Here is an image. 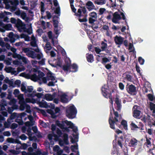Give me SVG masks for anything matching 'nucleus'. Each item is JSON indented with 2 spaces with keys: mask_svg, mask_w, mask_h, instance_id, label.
I'll return each mask as SVG.
<instances>
[{
  "mask_svg": "<svg viewBox=\"0 0 155 155\" xmlns=\"http://www.w3.org/2000/svg\"><path fill=\"white\" fill-rule=\"evenodd\" d=\"M118 12H120V15L119 14L118 12H116L113 14V18L112 19V22L114 23H118L119 24L120 22L119 21L121 19L123 20H125L126 18L123 12H120V10H118Z\"/></svg>",
  "mask_w": 155,
  "mask_h": 155,
  "instance_id": "1",
  "label": "nucleus"
},
{
  "mask_svg": "<svg viewBox=\"0 0 155 155\" xmlns=\"http://www.w3.org/2000/svg\"><path fill=\"white\" fill-rule=\"evenodd\" d=\"M77 113V109L74 105L70 106L66 109V116L69 119H72L74 118Z\"/></svg>",
  "mask_w": 155,
  "mask_h": 155,
  "instance_id": "2",
  "label": "nucleus"
},
{
  "mask_svg": "<svg viewBox=\"0 0 155 155\" xmlns=\"http://www.w3.org/2000/svg\"><path fill=\"white\" fill-rule=\"evenodd\" d=\"M71 7L72 11L75 13L76 16L79 18L81 17V13L82 12L83 14H85L86 12V9L84 6H80V8L78 10L77 12H76V9L73 5H71Z\"/></svg>",
  "mask_w": 155,
  "mask_h": 155,
  "instance_id": "3",
  "label": "nucleus"
},
{
  "mask_svg": "<svg viewBox=\"0 0 155 155\" xmlns=\"http://www.w3.org/2000/svg\"><path fill=\"white\" fill-rule=\"evenodd\" d=\"M56 124L60 128H63L64 126H65V124L68 126L69 128H72L73 127L74 124L70 121L64 120L61 121H57L56 122Z\"/></svg>",
  "mask_w": 155,
  "mask_h": 155,
  "instance_id": "4",
  "label": "nucleus"
},
{
  "mask_svg": "<svg viewBox=\"0 0 155 155\" xmlns=\"http://www.w3.org/2000/svg\"><path fill=\"white\" fill-rule=\"evenodd\" d=\"M126 89L130 94L135 95L137 92L136 87L132 84H127L126 86Z\"/></svg>",
  "mask_w": 155,
  "mask_h": 155,
  "instance_id": "5",
  "label": "nucleus"
},
{
  "mask_svg": "<svg viewBox=\"0 0 155 155\" xmlns=\"http://www.w3.org/2000/svg\"><path fill=\"white\" fill-rule=\"evenodd\" d=\"M139 106L137 105H134L132 108L133 116V117L136 118H140V115L141 112L139 110Z\"/></svg>",
  "mask_w": 155,
  "mask_h": 155,
  "instance_id": "6",
  "label": "nucleus"
},
{
  "mask_svg": "<svg viewBox=\"0 0 155 155\" xmlns=\"http://www.w3.org/2000/svg\"><path fill=\"white\" fill-rule=\"evenodd\" d=\"M123 77H124V79L130 81L132 82L133 80V74L131 71H126L123 74Z\"/></svg>",
  "mask_w": 155,
  "mask_h": 155,
  "instance_id": "7",
  "label": "nucleus"
},
{
  "mask_svg": "<svg viewBox=\"0 0 155 155\" xmlns=\"http://www.w3.org/2000/svg\"><path fill=\"white\" fill-rule=\"evenodd\" d=\"M15 26L19 31H20V30H25L26 29L25 24L23 23L21 20L19 18L17 19Z\"/></svg>",
  "mask_w": 155,
  "mask_h": 155,
  "instance_id": "8",
  "label": "nucleus"
},
{
  "mask_svg": "<svg viewBox=\"0 0 155 155\" xmlns=\"http://www.w3.org/2000/svg\"><path fill=\"white\" fill-rule=\"evenodd\" d=\"M143 124L142 122H140L138 126L133 122H132L130 124L131 129L133 130H136L137 128L140 130H143Z\"/></svg>",
  "mask_w": 155,
  "mask_h": 155,
  "instance_id": "9",
  "label": "nucleus"
},
{
  "mask_svg": "<svg viewBox=\"0 0 155 155\" xmlns=\"http://www.w3.org/2000/svg\"><path fill=\"white\" fill-rule=\"evenodd\" d=\"M109 124L110 125V127L114 130H116V128L115 127V122L114 121V118L113 119V115L112 113L111 110L110 112V114L109 115V117L108 119Z\"/></svg>",
  "mask_w": 155,
  "mask_h": 155,
  "instance_id": "10",
  "label": "nucleus"
},
{
  "mask_svg": "<svg viewBox=\"0 0 155 155\" xmlns=\"http://www.w3.org/2000/svg\"><path fill=\"white\" fill-rule=\"evenodd\" d=\"M113 111L114 112V114L115 115V117L114 118V120L115 122V124L119 128H121V126L120 125H119V124L120 121L118 119L119 115L117 111H115L114 109H113Z\"/></svg>",
  "mask_w": 155,
  "mask_h": 155,
  "instance_id": "11",
  "label": "nucleus"
},
{
  "mask_svg": "<svg viewBox=\"0 0 155 155\" xmlns=\"http://www.w3.org/2000/svg\"><path fill=\"white\" fill-rule=\"evenodd\" d=\"M114 41L117 45H121L123 43L124 38L121 36L116 35L114 37Z\"/></svg>",
  "mask_w": 155,
  "mask_h": 155,
  "instance_id": "12",
  "label": "nucleus"
},
{
  "mask_svg": "<svg viewBox=\"0 0 155 155\" xmlns=\"http://www.w3.org/2000/svg\"><path fill=\"white\" fill-rule=\"evenodd\" d=\"M138 140L135 138H131L128 143V146L130 147H135L138 144Z\"/></svg>",
  "mask_w": 155,
  "mask_h": 155,
  "instance_id": "13",
  "label": "nucleus"
},
{
  "mask_svg": "<svg viewBox=\"0 0 155 155\" xmlns=\"http://www.w3.org/2000/svg\"><path fill=\"white\" fill-rule=\"evenodd\" d=\"M101 49L102 51H105V52L108 54H109L110 52V50H108L107 48V45L106 43L102 41L101 44Z\"/></svg>",
  "mask_w": 155,
  "mask_h": 155,
  "instance_id": "14",
  "label": "nucleus"
},
{
  "mask_svg": "<svg viewBox=\"0 0 155 155\" xmlns=\"http://www.w3.org/2000/svg\"><path fill=\"white\" fill-rule=\"evenodd\" d=\"M115 103L117 104V110H120L121 105V101L119 100V96L118 95L116 96L115 99Z\"/></svg>",
  "mask_w": 155,
  "mask_h": 155,
  "instance_id": "15",
  "label": "nucleus"
},
{
  "mask_svg": "<svg viewBox=\"0 0 155 155\" xmlns=\"http://www.w3.org/2000/svg\"><path fill=\"white\" fill-rule=\"evenodd\" d=\"M86 5L87 6V8L89 11H91L95 8V6L93 2L90 1L87 2L86 3Z\"/></svg>",
  "mask_w": 155,
  "mask_h": 155,
  "instance_id": "16",
  "label": "nucleus"
},
{
  "mask_svg": "<svg viewBox=\"0 0 155 155\" xmlns=\"http://www.w3.org/2000/svg\"><path fill=\"white\" fill-rule=\"evenodd\" d=\"M38 104L41 107L47 108L48 107L47 102L43 100H42L41 101L39 100L38 102Z\"/></svg>",
  "mask_w": 155,
  "mask_h": 155,
  "instance_id": "17",
  "label": "nucleus"
},
{
  "mask_svg": "<svg viewBox=\"0 0 155 155\" xmlns=\"http://www.w3.org/2000/svg\"><path fill=\"white\" fill-rule=\"evenodd\" d=\"M72 135L74 138L72 136H70V138L71 139V141L72 143H74L76 142L75 140L78 139V134L77 133L76 134H73Z\"/></svg>",
  "mask_w": 155,
  "mask_h": 155,
  "instance_id": "18",
  "label": "nucleus"
},
{
  "mask_svg": "<svg viewBox=\"0 0 155 155\" xmlns=\"http://www.w3.org/2000/svg\"><path fill=\"white\" fill-rule=\"evenodd\" d=\"M67 95L64 94L61 95L60 96V99L61 102L63 103H67L68 102V100L67 98H66Z\"/></svg>",
  "mask_w": 155,
  "mask_h": 155,
  "instance_id": "19",
  "label": "nucleus"
},
{
  "mask_svg": "<svg viewBox=\"0 0 155 155\" xmlns=\"http://www.w3.org/2000/svg\"><path fill=\"white\" fill-rule=\"evenodd\" d=\"M107 89L105 87H102L101 90L102 93V94L104 96L107 98H108V96L109 94L110 93H108L107 91Z\"/></svg>",
  "mask_w": 155,
  "mask_h": 155,
  "instance_id": "20",
  "label": "nucleus"
},
{
  "mask_svg": "<svg viewBox=\"0 0 155 155\" xmlns=\"http://www.w3.org/2000/svg\"><path fill=\"white\" fill-rule=\"evenodd\" d=\"M86 58L88 62L90 63L94 61V57L93 54H87Z\"/></svg>",
  "mask_w": 155,
  "mask_h": 155,
  "instance_id": "21",
  "label": "nucleus"
},
{
  "mask_svg": "<svg viewBox=\"0 0 155 155\" xmlns=\"http://www.w3.org/2000/svg\"><path fill=\"white\" fill-rule=\"evenodd\" d=\"M66 64L64 65L63 66L62 69L65 71H68L71 70V64L70 62L68 63V62L67 63H66Z\"/></svg>",
  "mask_w": 155,
  "mask_h": 155,
  "instance_id": "22",
  "label": "nucleus"
},
{
  "mask_svg": "<svg viewBox=\"0 0 155 155\" xmlns=\"http://www.w3.org/2000/svg\"><path fill=\"white\" fill-rule=\"evenodd\" d=\"M72 69V70H70V72H75L78 71V66L76 64L73 63L72 65H71V69Z\"/></svg>",
  "mask_w": 155,
  "mask_h": 155,
  "instance_id": "23",
  "label": "nucleus"
},
{
  "mask_svg": "<svg viewBox=\"0 0 155 155\" xmlns=\"http://www.w3.org/2000/svg\"><path fill=\"white\" fill-rule=\"evenodd\" d=\"M63 137L64 143L66 145H68L69 144V141L68 134L66 133L64 134L63 135Z\"/></svg>",
  "mask_w": 155,
  "mask_h": 155,
  "instance_id": "24",
  "label": "nucleus"
},
{
  "mask_svg": "<svg viewBox=\"0 0 155 155\" xmlns=\"http://www.w3.org/2000/svg\"><path fill=\"white\" fill-rule=\"evenodd\" d=\"M47 112L50 114L51 117L55 119L57 117V116L55 115V113L54 111L51 109H47Z\"/></svg>",
  "mask_w": 155,
  "mask_h": 155,
  "instance_id": "25",
  "label": "nucleus"
},
{
  "mask_svg": "<svg viewBox=\"0 0 155 155\" xmlns=\"http://www.w3.org/2000/svg\"><path fill=\"white\" fill-rule=\"evenodd\" d=\"M11 0H3V3L5 5V8L8 9L10 8L11 6L9 4V3H11Z\"/></svg>",
  "mask_w": 155,
  "mask_h": 155,
  "instance_id": "26",
  "label": "nucleus"
},
{
  "mask_svg": "<svg viewBox=\"0 0 155 155\" xmlns=\"http://www.w3.org/2000/svg\"><path fill=\"white\" fill-rule=\"evenodd\" d=\"M121 126H122L124 128L125 130H127V122L126 120H123L120 123V124H119Z\"/></svg>",
  "mask_w": 155,
  "mask_h": 155,
  "instance_id": "27",
  "label": "nucleus"
},
{
  "mask_svg": "<svg viewBox=\"0 0 155 155\" xmlns=\"http://www.w3.org/2000/svg\"><path fill=\"white\" fill-rule=\"evenodd\" d=\"M32 41H31L30 42V45L31 46L34 47H38V45L37 44L36 41H35V37L33 35L32 37Z\"/></svg>",
  "mask_w": 155,
  "mask_h": 155,
  "instance_id": "28",
  "label": "nucleus"
},
{
  "mask_svg": "<svg viewBox=\"0 0 155 155\" xmlns=\"http://www.w3.org/2000/svg\"><path fill=\"white\" fill-rule=\"evenodd\" d=\"M26 55L29 57H31L32 58H36V53L35 52L32 51H31L26 54Z\"/></svg>",
  "mask_w": 155,
  "mask_h": 155,
  "instance_id": "29",
  "label": "nucleus"
},
{
  "mask_svg": "<svg viewBox=\"0 0 155 155\" xmlns=\"http://www.w3.org/2000/svg\"><path fill=\"white\" fill-rule=\"evenodd\" d=\"M52 75V73L51 72H49L47 73V77L48 81L51 80L52 81H53L55 80L54 77Z\"/></svg>",
  "mask_w": 155,
  "mask_h": 155,
  "instance_id": "30",
  "label": "nucleus"
},
{
  "mask_svg": "<svg viewBox=\"0 0 155 155\" xmlns=\"http://www.w3.org/2000/svg\"><path fill=\"white\" fill-rule=\"evenodd\" d=\"M84 14V15H82L81 16H84V17L83 18H81V17H80L78 19L79 21L81 22H86L87 21V12L85 14Z\"/></svg>",
  "mask_w": 155,
  "mask_h": 155,
  "instance_id": "31",
  "label": "nucleus"
},
{
  "mask_svg": "<svg viewBox=\"0 0 155 155\" xmlns=\"http://www.w3.org/2000/svg\"><path fill=\"white\" fill-rule=\"evenodd\" d=\"M44 99L47 101H51L53 100V97L51 95L48 94H45Z\"/></svg>",
  "mask_w": 155,
  "mask_h": 155,
  "instance_id": "32",
  "label": "nucleus"
},
{
  "mask_svg": "<svg viewBox=\"0 0 155 155\" xmlns=\"http://www.w3.org/2000/svg\"><path fill=\"white\" fill-rule=\"evenodd\" d=\"M11 114L9 118L8 119L10 121L15 119L16 117H18V114L14 112Z\"/></svg>",
  "mask_w": 155,
  "mask_h": 155,
  "instance_id": "33",
  "label": "nucleus"
},
{
  "mask_svg": "<svg viewBox=\"0 0 155 155\" xmlns=\"http://www.w3.org/2000/svg\"><path fill=\"white\" fill-rule=\"evenodd\" d=\"M27 104L24 101H23L19 106V109L21 111L24 110Z\"/></svg>",
  "mask_w": 155,
  "mask_h": 155,
  "instance_id": "34",
  "label": "nucleus"
},
{
  "mask_svg": "<svg viewBox=\"0 0 155 155\" xmlns=\"http://www.w3.org/2000/svg\"><path fill=\"white\" fill-rule=\"evenodd\" d=\"M150 108L151 110H153V113H155V104L153 103L150 102Z\"/></svg>",
  "mask_w": 155,
  "mask_h": 155,
  "instance_id": "35",
  "label": "nucleus"
},
{
  "mask_svg": "<svg viewBox=\"0 0 155 155\" xmlns=\"http://www.w3.org/2000/svg\"><path fill=\"white\" fill-rule=\"evenodd\" d=\"M31 78V80L34 81H36L37 80H38V76L35 73L31 74L30 76Z\"/></svg>",
  "mask_w": 155,
  "mask_h": 155,
  "instance_id": "36",
  "label": "nucleus"
},
{
  "mask_svg": "<svg viewBox=\"0 0 155 155\" xmlns=\"http://www.w3.org/2000/svg\"><path fill=\"white\" fill-rule=\"evenodd\" d=\"M40 4L41 12V14H42L45 11V4L44 2H41Z\"/></svg>",
  "mask_w": 155,
  "mask_h": 155,
  "instance_id": "37",
  "label": "nucleus"
},
{
  "mask_svg": "<svg viewBox=\"0 0 155 155\" xmlns=\"http://www.w3.org/2000/svg\"><path fill=\"white\" fill-rule=\"evenodd\" d=\"M151 139L150 138H149V139H148L147 137H146V142L145 143L144 145H146L147 147H149V146L148 145H149L150 146H151V142L150 140Z\"/></svg>",
  "mask_w": 155,
  "mask_h": 155,
  "instance_id": "38",
  "label": "nucleus"
},
{
  "mask_svg": "<svg viewBox=\"0 0 155 155\" xmlns=\"http://www.w3.org/2000/svg\"><path fill=\"white\" fill-rule=\"evenodd\" d=\"M21 17L23 19H25L26 18V20H25V21H27L29 20V18L28 17H27L26 14L24 12H22L21 13Z\"/></svg>",
  "mask_w": 155,
  "mask_h": 155,
  "instance_id": "39",
  "label": "nucleus"
},
{
  "mask_svg": "<svg viewBox=\"0 0 155 155\" xmlns=\"http://www.w3.org/2000/svg\"><path fill=\"white\" fill-rule=\"evenodd\" d=\"M38 80H40L41 78H43L45 75V74L41 71H38Z\"/></svg>",
  "mask_w": 155,
  "mask_h": 155,
  "instance_id": "40",
  "label": "nucleus"
},
{
  "mask_svg": "<svg viewBox=\"0 0 155 155\" xmlns=\"http://www.w3.org/2000/svg\"><path fill=\"white\" fill-rule=\"evenodd\" d=\"M11 121H10L7 119V122H5L4 123V126L5 128H8L9 127L10 124H11Z\"/></svg>",
  "mask_w": 155,
  "mask_h": 155,
  "instance_id": "41",
  "label": "nucleus"
},
{
  "mask_svg": "<svg viewBox=\"0 0 155 155\" xmlns=\"http://www.w3.org/2000/svg\"><path fill=\"white\" fill-rule=\"evenodd\" d=\"M53 136L55 137H58V136L56 135L55 134H49L48 135V139L49 140H52V137Z\"/></svg>",
  "mask_w": 155,
  "mask_h": 155,
  "instance_id": "42",
  "label": "nucleus"
},
{
  "mask_svg": "<svg viewBox=\"0 0 155 155\" xmlns=\"http://www.w3.org/2000/svg\"><path fill=\"white\" fill-rule=\"evenodd\" d=\"M110 62V60L106 57H104L102 58L101 63L103 64H105L107 63Z\"/></svg>",
  "mask_w": 155,
  "mask_h": 155,
  "instance_id": "43",
  "label": "nucleus"
},
{
  "mask_svg": "<svg viewBox=\"0 0 155 155\" xmlns=\"http://www.w3.org/2000/svg\"><path fill=\"white\" fill-rule=\"evenodd\" d=\"M78 146L77 144L74 145H71V151L72 152H75V150L78 149Z\"/></svg>",
  "mask_w": 155,
  "mask_h": 155,
  "instance_id": "44",
  "label": "nucleus"
},
{
  "mask_svg": "<svg viewBox=\"0 0 155 155\" xmlns=\"http://www.w3.org/2000/svg\"><path fill=\"white\" fill-rule=\"evenodd\" d=\"M14 69L11 67L5 68V70L8 73H11Z\"/></svg>",
  "mask_w": 155,
  "mask_h": 155,
  "instance_id": "45",
  "label": "nucleus"
},
{
  "mask_svg": "<svg viewBox=\"0 0 155 155\" xmlns=\"http://www.w3.org/2000/svg\"><path fill=\"white\" fill-rule=\"evenodd\" d=\"M23 30L24 31L27 32L29 35H30L32 33V30L31 26H30V28H26V29Z\"/></svg>",
  "mask_w": 155,
  "mask_h": 155,
  "instance_id": "46",
  "label": "nucleus"
},
{
  "mask_svg": "<svg viewBox=\"0 0 155 155\" xmlns=\"http://www.w3.org/2000/svg\"><path fill=\"white\" fill-rule=\"evenodd\" d=\"M147 96L148 97V99L151 101H153L154 97L153 95L151 94H149L147 95Z\"/></svg>",
  "mask_w": 155,
  "mask_h": 155,
  "instance_id": "47",
  "label": "nucleus"
},
{
  "mask_svg": "<svg viewBox=\"0 0 155 155\" xmlns=\"http://www.w3.org/2000/svg\"><path fill=\"white\" fill-rule=\"evenodd\" d=\"M53 24L54 27L55 28H58V21L55 19L53 20Z\"/></svg>",
  "mask_w": 155,
  "mask_h": 155,
  "instance_id": "48",
  "label": "nucleus"
},
{
  "mask_svg": "<svg viewBox=\"0 0 155 155\" xmlns=\"http://www.w3.org/2000/svg\"><path fill=\"white\" fill-rule=\"evenodd\" d=\"M56 133L58 135L59 137H61L62 134V133L61 131L58 128H57L56 129Z\"/></svg>",
  "mask_w": 155,
  "mask_h": 155,
  "instance_id": "49",
  "label": "nucleus"
},
{
  "mask_svg": "<svg viewBox=\"0 0 155 155\" xmlns=\"http://www.w3.org/2000/svg\"><path fill=\"white\" fill-rule=\"evenodd\" d=\"M25 108L26 109V112L28 113H31V107L29 105L27 104Z\"/></svg>",
  "mask_w": 155,
  "mask_h": 155,
  "instance_id": "50",
  "label": "nucleus"
},
{
  "mask_svg": "<svg viewBox=\"0 0 155 155\" xmlns=\"http://www.w3.org/2000/svg\"><path fill=\"white\" fill-rule=\"evenodd\" d=\"M33 90V88L32 86H28L27 89H26V93L28 92L29 93H31L32 92Z\"/></svg>",
  "mask_w": 155,
  "mask_h": 155,
  "instance_id": "51",
  "label": "nucleus"
},
{
  "mask_svg": "<svg viewBox=\"0 0 155 155\" xmlns=\"http://www.w3.org/2000/svg\"><path fill=\"white\" fill-rule=\"evenodd\" d=\"M89 15L91 17L96 18L97 17V13L94 12H92L89 14Z\"/></svg>",
  "mask_w": 155,
  "mask_h": 155,
  "instance_id": "52",
  "label": "nucleus"
},
{
  "mask_svg": "<svg viewBox=\"0 0 155 155\" xmlns=\"http://www.w3.org/2000/svg\"><path fill=\"white\" fill-rule=\"evenodd\" d=\"M138 61L140 64L141 65L143 64L145 61L141 57L138 58Z\"/></svg>",
  "mask_w": 155,
  "mask_h": 155,
  "instance_id": "53",
  "label": "nucleus"
},
{
  "mask_svg": "<svg viewBox=\"0 0 155 155\" xmlns=\"http://www.w3.org/2000/svg\"><path fill=\"white\" fill-rule=\"evenodd\" d=\"M21 90L22 92H24L25 94L26 93V89L25 85L22 84L21 85Z\"/></svg>",
  "mask_w": 155,
  "mask_h": 155,
  "instance_id": "54",
  "label": "nucleus"
},
{
  "mask_svg": "<svg viewBox=\"0 0 155 155\" xmlns=\"http://www.w3.org/2000/svg\"><path fill=\"white\" fill-rule=\"evenodd\" d=\"M106 11V9L104 8H101L99 10V14L100 15H102Z\"/></svg>",
  "mask_w": 155,
  "mask_h": 155,
  "instance_id": "55",
  "label": "nucleus"
},
{
  "mask_svg": "<svg viewBox=\"0 0 155 155\" xmlns=\"http://www.w3.org/2000/svg\"><path fill=\"white\" fill-rule=\"evenodd\" d=\"M46 47L48 50H50L52 48V47L51 46L50 43L49 42H47L46 43Z\"/></svg>",
  "mask_w": 155,
  "mask_h": 155,
  "instance_id": "56",
  "label": "nucleus"
},
{
  "mask_svg": "<svg viewBox=\"0 0 155 155\" xmlns=\"http://www.w3.org/2000/svg\"><path fill=\"white\" fill-rule=\"evenodd\" d=\"M29 140L30 141H32L33 140L35 142H37L38 141V139L35 136L30 137H29Z\"/></svg>",
  "mask_w": 155,
  "mask_h": 155,
  "instance_id": "57",
  "label": "nucleus"
},
{
  "mask_svg": "<svg viewBox=\"0 0 155 155\" xmlns=\"http://www.w3.org/2000/svg\"><path fill=\"white\" fill-rule=\"evenodd\" d=\"M124 140H120V139H119L117 141V144L120 146L121 148L123 147V144L122 143L123 142Z\"/></svg>",
  "mask_w": 155,
  "mask_h": 155,
  "instance_id": "58",
  "label": "nucleus"
},
{
  "mask_svg": "<svg viewBox=\"0 0 155 155\" xmlns=\"http://www.w3.org/2000/svg\"><path fill=\"white\" fill-rule=\"evenodd\" d=\"M22 51L23 52H24L25 53H26V54L27 53H28V52H29L31 50H30L29 49V48H22Z\"/></svg>",
  "mask_w": 155,
  "mask_h": 155,
  "instance_id": "59",
  "label": "nucleus"
},
{
  "mask_svg": "<svg viewBox=\"0 0 155 155\" xmlns=\"http://www.w3.org/2000/svg\"><path fill=\"white\" fill-rule=\"evenodd\" d=\"M95 51L97 54H99L102 51V49L99 48L97 47L95 48Z\"/></svg>",
  "mask_w": 155,
  "mask_h": 155,
  "instance_id": "60",
  "label": "nucleus"
},
{
  "mask_svg": "<svg viewBox=\"0 0 155 155\" xmlns=\"http://www.w3.org/2000/svg\"><path fill=\"white\" fill-rule=\"evenodd\" d=\"M26 114L25 112H23L20 114H18V117H20L22 118L24 117L26 115Z\"/></svg>",
  "mask_w": 155,
  "mask_h": 155,
  "instance_id": "61",
  "label": "nucleus"
},
{
  "mask_svg": "<svg viewBox=\"0 0 155 155\" xmlns=\"http://www.w3.org/2000/svg\"><path fill=\"white\" fill-rule=\"evenodd\" d=\"M54 13L55 14H60V7L59 6L57 7L54 11Z\"/></svg>",
  "mask_w": 155,
  "mask_h": 155,
  "instance_id": "62",
  "label": "nucleus"
},
{
  "mask_svg": "<svg viewBox=\"0 0 155 155\" xmlns=\"http://www.w3.org/2000/svg\"><path fill=\"white\" fill-rule=\"evenodd\" d=\"M18 126V125L16 123H12L11 126V128L12 129H14L16 128Z\"/></svg>",
  "mask_w": 155,
  "mask_h": 155,
  "instance_id": "63",
  "label": "nucleus"
},
{
  "mask_svg": "<svg viewBox=\"0 0 155 155\" xmlns=\"http://www.w3.org/2000/svg\"><path fill=\"white\" fill-rule=\"evenodd\" d=\"M17 8V7L16 6H11L10 8H9V10L12 12L15 11Z\"/></svg>",
  "mask_w": 155,
  "mask_h": 155,
  "instance_id": "64",
  "label": "nucleus"
}]
</instances>
